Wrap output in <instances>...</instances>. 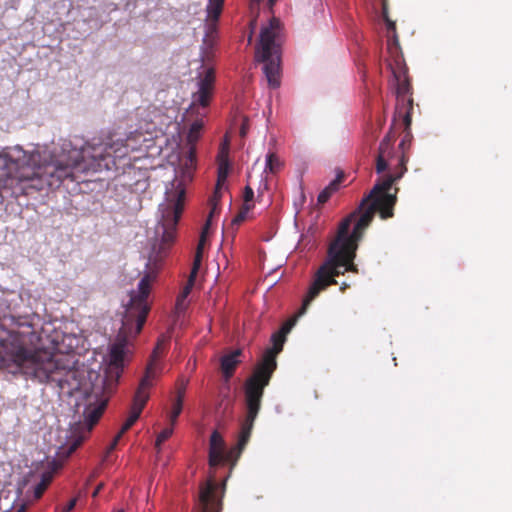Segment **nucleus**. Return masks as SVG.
<instances>
[{
	"label": "nucleus",
	"instance_id": "4",
	"mask_svg": "<svg viewBox=\"0 0 512 512\" xmlns=\"http://www.w3.org/2000/svg\"><path fill=\"white\" fill-rule=\"evenodd\" d=\"M158 270L157 257L151 255L137 288L131 290L128 301L123 303L122 326L116 342L110 348L106 375L102 377L89 373V379L92 380L94 377L95 381L91 383L89 390L84 388L87 398V408L84 412L87 431H90L99 420L108 402V396L121 372L128 339L135 337L144 325L150 309L148 296L157 278Z\"/></svg>",
	"mask_w": 512,
	"mask_h": 512
},
{
	"label": "nucleus",
	"instance_id": "7",
	"mask_svg": "<svg viewBox=\"0 0 512 512\" xmlns=\"http://www.w3.org/2000/svg\"><path fill=\"white\" fill-rule=\"evenodd\" d=\"M280 45L281 23L279 19L272 18L261 29L256 47V59L264 64L263 71L271 88L280 86Z\"/></svg>",
	"mask_w": 512,
	"mask_h": 512
},
{
	"label": "nucleus",
	"instance_id": "13",
	"mask_svg": "<svg viewBox=\"0 0 512 512\" xmlns=\"http://www.w3.org/2000/svg\"><path fill=\"white\" fill-rule=\"evenodd\" d=\"M391 143V137L390 135H387L379 145V151L376 161V171L379 174L389 167V160L393 157V149Z\"/></svg>",
	"mask_w": 512,
	"mask_h": 512
},
{
	"label": "nucleus",
	"instance_id": "25",
	"mask_svg": "<svg viewBox=\"0 0 512 512\" xmlns=\"http://www.w3.org/2000/svg\"><path fill=\"white\" fill-rule=\"evenodd\" d=\"M186 384H183L178 388L175 400H180L181 403L184 401Z\"/></svg>",
	"mask_w": 512,
	"mask_h": 512
},
{
	"label": "nucleus",
	"instance_id": "22",
	"mask_svg": "<svg viewBox=\"0 0 512 512\" xmlns=\"http://www.w3.org/2000/svg\"><path fill=\"white\" fill-rule=\"evenodd\" d=\"M186 298H187V296H184L181 293L178 295L177 300H176V306H175L176 311L178 313H181V312H183L185 310V308H186Z\"/></svg>",
	"mask_w": 512,
	"mask_h": 512
},
{
	"label": "nucleus",
	"instance_id": "12",
	"mask_svg": "<svg viewBox=\"0 0 512 512\" xmlns=\"http://www.w3.org/2000/svg\"><path fill=\"white\" fill-rule=\"evenodd\" d=\"M284 162L274 152H268L265 157V167L260 176L259 185L257 188L258 196L263 195L268 190L267 174H276L283 168Z\"/></svg>",
	"mask_w": 512,
	"mask_h": 512
},
{
	"label": "nucleus",
	"instance_id": "24",
	"mask_svg": "<svg viewBox=\"0 0 512 512\" xmlns=\"http://www.w3.org/2000/svg\"><path fill=\"white\" fill-rule=\"evenodd\" d=\"M195 276L196 275H194V276H192V274L190 275L188 284L184 287L183 291L181 292L182 295H184V296H188L189 295V293L191 291V288L193 286V282H194Z\"/></svg>",
	"mask_w": 512,
	"mask_h": 512
},
{
	"label": "nucleus",
	"instance_id": "34",
	"mask_svg": "<svg viewBox=\"0 0 512 512\" xmlns=\"http://www.w3.org/2000/svg\"><path fill=\"white\" fill-rule=\"evenodd\" d=\"M405 145H406V138H404V139L401 141V143H400L399 147H400L401 149H404V146H405Z\"/></svg>",
	"mask_w": 512,
	"mask_h": 512
},
{
	"label": "nucleus",
	"instance_id": "20",
	"mask_svg": "<svg viewBox=\"0 0 512 512\" xmlns=\"http://www.w3.org/2000/svg\"><path fill=\"white\" fill-rule=\"evenodd\" d=\"M172 434H173L172 427L165 428L158 434L157 439H156V448L158 449V451L160 450L161 443L164 442L165 440H167Z\"/></svg>",
	"mask_w": 512,
	"mask_h": 512
},
{
	"label": "nucleus",
	"instance_id": "28",
	"mask_svg": "<svg viewBox=\"0 0 512 512\" xmlns=\"http://www.w3.org/2000/svg\"><path fill=\"white\" fill-rule=\"evenodd\" d=\"M76 501L77 500L75 498L70 500L67 506L65 507L64 512H70L75 507Z\"/></svg>",
	"mask_w": 512,
	"mask_h": 512
},
{
	"label": "nucleus",
	"instance_id": "18",
	"mask_svg": "<svg viewBox=\"0 0 512 512\" xmlns=\"http://www.w3.org/2000/svg\"><path fill=\"white\" fill-rule=\"evenodd\" d=\"M216 211V204L214 203L213 204V207L210 211V215H209V218L203 228V231L201 233V236H200V241H199V244L197 246V250H196V254H195V258H194V262H193V268H192V276L196 275L197 274V271L198 269L200 268V265H201V260H202V255H203V249H204V245H205V242H206V235H207V231L209 229V226H210V218L212 217V215L215 213Z\"/></svg>",
	"mask_w": 512,
	"mask_h": 512
},
{
	"label": "nucleus",
	"instance_id": "17",
	"mask_svg": "<svg viewBox=\"0 0 512 512\" xmlns=\"http://www.w3.org/2000/svg\"><path fill=\"white\" fill-rule=\"evenodd\" d=\"M241 353L242 351L237 349L221 358V371L226 380L233 375L236 366L240 363L239 357Z\"/></svg>",
	"mask_w": 512,
	"mask_h": 512
},
{
	"label": "nucleus",
	"instance_id": "37",
	"mask_svg": "<svg viewBox=\"0 0 512 512\" xmlns=\"http://www.w3.org/2000/svg\"><path fill=\"white\" fill-rule=\"evenodd\" d=\"M251 40H252V33L249 35V38H248L249 43L251 42Z\"/></svg>",
	"mask_w": 512,
	"mask_h": 512
},
{
	"label": "nucleus",
	"instance_id": "11",
	"mask_svg": "<svg viewBox=\"0 0 512 512\" xmlns=\"http://www.w3.org/2000/svg\"><path fill=\"white\" fill-rule=\"evenodd\" d=\"M155 377V367L153 363H150L145 377L141 380L139 388L134 396L133 404L130 410L129 417L125 421L130 423L132 426L140 417V414L149 399V388L153 384V378Z\"/></svg>",
	"mask_w": 512,
	"mask_h": 512
},
{
	"label": "nucleus",
	"instance_id": "29",
	"mask_svg": "<svg viewBox=\"0 0 512 512\" xmlns=\"http://www.w3.org/2000/svg\"><path fill=\"white\" fill-rule=\"evenodd\" d=\"M130 427V423L125 422L118 434L122 436Z\"/></svg>",
	"mask_w": 512,
	"mask_h": 512
},
{
	"label": "nucleus",
	"instance_id": "5",
	"mask_svg": "<svg viewBox=\"0 0 512 512\" xmlns=\"http://www.w3.org/2000/svg\"><path fill=\"white\" fill-rule=\"evenodd\" d=\"M25 338L19 334H11L5 344L7 358L13 362L17 371L37 379L39 382H56L60 389L67 385L71 390L80 389L73 384L76 372L72 369L74 364L67 356L51 354L48 351H31L25 346Z\"/></svg>",
	"mask_w": 512,
	"mask_h": 512
},
{
	"label": "nucleus",
	"instance_id": "2",
	"mask_svg": "<svg viewBox=\"0 0 512 512\" xmlns=\"http://www.w3.org/2000/svg\"><path fill=\"white\" fill-rule=\"evenodd\" d=\"M224 0H209L207 5L206 33L200 48V62L196 76V90L192 93L191 104L187 109L188 115L198 117L190 125L187 142L191 147L180 159L179 168L175 169V178L171 187L166 189L168 204L162 209L161 220L155 227L153 250L164 251L175 239L176 226L183 210L182 199L185 186L193 178L195 169V149L193 144L198 141L204 127L205 109L214 93L215 71L213 67L214 45L216 42V22L221 14Z\"/></svg>",
	"mask_w": 512,
	"mask_h": 512
},
{
	"label": "nucleus",
	"instance_id": "15",
	"mask_svg": "<svg viewBox=\"0 0 512 512\" xmlns=\"http://www.w3.org/2000/svg\"><path fill=\"white\" fill-rule=\"evenodd\" d=\"M251 184H253V176L251 174L248 175V185L245 187L244 194H243V200L244 204L241 209V211L238 213V215L234 218L233 223L239 224L242 221H244L248 213L253 207V199H254V191L251 188Z\"/></svg>",
	"mask_w": 512,
	"mask_h": 512
},
{
	"label": "nucleus",
	"instance_id": "32",
	"mask_svg": "<svg viewBox=\"0 0 512 512\" xmlns=\"http://www.w3.org/2000/svg\"><path fill=\"white\" fill-rule=\"evenodd\" d=\"M81 441H82V438L79 439L75 444H73L72 447L70 448V452L74 451L76 449V447L80 444Z\"/></svg>",
	"mask_w": 512,
	"mask_h": 512
},
{
	"label": "nucleus",
	"instance_id": "33",
	"mask_svg": "<svg viewBox=\"0 0 512 512\" xmlns=\"http://www.w3.org/2000/svg\"><path fill=\"white\" fill-rule=\"evenodd\" d=\"M160 346H161V343H158L157 347L155 348V350L153 351V357H157V354H158V350L160 349Z\"/></svg>",
	"mask_w": 512,
	"mask_h": 512
},
{
	"label": "nucleus",
	"instance_id": "16",
	"mask_svg": "<svg viewBox=\"0 0 512 512\" xmlns=\"http://www.w3.org/2000/svg\"><path fill=\"white\" fill-rule=\"evenodd\" d=\"M230 171V164L228 159V148L224 146L218 154V179L216 185V191L221 189L228 177Z\"/></svg>",
	"mask_w": 512,
	"mask_h": 512
},
{
	"label": "nucleus",
	"instance_id": "23",
	"mask_svg": "<svg viewBox=\"0 0 512 512\" xmlns=\"http://www.w3.org/2000/svg\"><path fill=\"white\" fill-rule=\"evenodd\" d=\"M331 195H332V193L330 192V190L325 188L318 195V202L325 203L330 198Z\"/></svg>",
	"mask_w": 512,
	"mask_h": 512
},
{
	"label": "nucleus",
	"instance_id": "26",
	"mask_svg": "<svg viewBox=\"0 0 512 512\" xmlns=\"http://www.w3.org/2000/svg\"><path fill=\"white\" fill-rule=\"evenodd\" d=\"M340 181H341L340 178H336L326 188L329 189L330 192L333 194L335 191L338 190Z\"/></svg>",
	"mask_w": 512,
	"mask_h": 512
},
{
	"label": "nucleus",
	"instance_id": "38",
	"mask_svg": "<svg viewBox=\"0 0 512 512\" xmlns=\"http://www.w3.org/2000/svg\"><path fill=\"white\" fill-rule=\"evenodd\" d=\"M17 512H22V511H17Z\"/></svg>",
	"mask_w": 512,
	"mask_h": 512
},
{
	"label": "nucleus",
	"instance_id": "31",
	"mask_svg": "<svg viewBox=\"0 0 512 512\" xmlns=\"http://www.w3.org/2000/svg\"><path fill=\"white\" fill-rule=\"evenodd\" d=\"M240 133H241V136H245L246 133H247V127L245 124L242 125L241 127V130H240Z\"/></svg>",
	"mask_w": 512,
	"mask_h": 512
},
{
	"label": "nucleus",
	"instance_id": "8",
	"mask_svg": "<svg viewBox=\"0 0 512 512\" xmlns=\"http://www.w3.org/2000/svg\"><path fill=\"white\" fill-rule=\"evenodd\" d=\"M246 410H248L247 405ZM247 419L248 411H246V417L242 424L239 446L231 449L230 451H226L225 442L221 434L218 431L212 432L209 441V466L211 468L216 467L217 465L223 462L236 461V459L239 457L241 450L248 441V438L250 437L251 434V430L253 428V425H251L250 429H247ZM252 424H254V421L252 422Z\"/></svg>",
	"mask_w": 512,
	"mask_h": 512
},
{
	"label": "nucleus",
	"instance_id": "21",
	"mask_svg": "<svg viewBox=\"0 0 512 512\" xmlns=\"http://www.w3.org/2000/svg\"><path fill=\"white\" fill-rule=\"evenodd\" d=\"M49 481H50V477L43 478L42 481L35 487L34 494H35L36 498H39L42 495V493L46 489Z\"/></svg>",
	"mask_w": 512,
	"mask_h": 512
},
{
	"label": "nucleus",
	"instance_id": "1",
	"mask_svg": "<svg viewBox=\"0 0 512 512\" xmlns=\"http://www.w3.org/2000/svg\"><path fill=\"white\" fill-rule=\"evenodd\" d=\"M152 140L142 132L135 131L125 140L107 139L103 142L84 143L77 136L63 139L52 150L39 146L26 151L20 145L5 147L0 151V190L13 193L26 189L42 190L59 187L70 179L77 180L80 174L109 170L131 153H146Z\"/></svg>",
	"mask_w": 512,
	"mask_h": 512
},
{
	"label": "nucleus",
	"instance_id": "9",
	"mask_svg": "<svg viewBox=\"0 0 512 512\" xmlns=\"http://www.w3.org/2000/svg\"><path fill=\"white\" fill-rule=\"evenodd\" d=\"M394 52V64H390V68L394 79L396 81V95H397V113L401 116L403 114L404 122L408 128L411 123L410 111L412 110V98L408 96L410 85L406 76L407 70L400 56Z\"/></svg>",
	"mask_w": 512,
	"mask_h": 512
},
{
	"label": "nucleus",
	"instance_id": "3",
	"mask_svg": "<svg viewBox=\"0 0 512 512\" xmlns=\"http://www.w3.org/2000/svg\"><path fill=\"white\" fill-rule=\"evenodd\" d=\"M407 161L408 157L403 152L395 172L386 174L381 181L376 183L371 192L362 200L358 209L341 221L337 236L328 248L327 259L317 270L298 316L305 313L308 305L321 291L331 284H336V276L343 274L344 271H357L353 264L357 242L361 239L363 231L369 226L377 210L383 219L393 216L392 209L397 198L396 194H390L388 191L393 183L407 171Z\"/></svg>",
	"mask_w": 512,
	"mask_h": 512
},
{
	"label": "nucleus",
	"instance_id": "6",
	"mask_svg": "<svg viewBox=\"0 0 512 512\" xmlns=\"http://www.w3.org/2000/svg\"><path fill=\"white\" fill-rule=\"evenodd\" d=\"M296 322V318L286 322L281 330L272 335V348H268L262 357V360L256 365L253 374L245 382V403L248 406L247 429L249 430L252 422L255 421L260 410L261 398L264 388L269 384L270 378L276 369V356L283 348L285 336L290 332Z\"/></svg>",
	"mask_w": 512,
	"mask_h": 512
},
{
	"label": "nucleus",
	"instance_id": "19",
	"mask_svg": "<svg viewBox=\"0 0 512 512\" xmlns=\"http://www.w3.org/2000/svg\"><path fill=\"white\" fill-rule=\"evenodd\" d=\"M183 403L180 400H174L172 404V410L169 413V420L172 425L176 423L178 416L182 411Z\"/></svg>",
	"mask_w": 512,
	"mask_h": 512
},
{
	"label": "nucleus",
	"instance_id": "10",
	"mask_svg": "<svg viewBox=\"0 0 512 512\" xmlns=\"http://www.w3.org/2000/svg\"><path fill=\"white\" fill-rule=\"evenodd\" d=\"M225 490V482L221 487L215 482L214 476L200 486L198 502L194 512H220L221 497Z\"/></svg>",
	"mask_w": 512,
	"mask_h": 512
},
{
	"label": "nucleus",
	"instance_id": "36",
	"mask_svg": "<svg viewBox=\"0 0 512 512\" xmlns=\"http://www.w3.org/2000/svg\"><path fill=\"white\" fill-rule=\"evenodd\" d=\"M276 0H269L270 6H272L275 3Z\"/></svg>",
	"mask_w": 512,
	"mask_h": 512
},
{
	"label": "nucleus",
	"instance_id": "30",
	"mask_svg": "<svg viewBox=\"0 0 512 512\" xmlns=\"http://www.w3.org/2000/svg\"><path fill=\"white\" fill-rule=\"evenodd\" d=\"M103 488V483H100L96 489L94 490V492L92 493V497H96L98 495V493L100 492V490Z\"/></svg>",
	"mask_w": 512,
	"mask_h": 512
},
{
	"label": "nucleus",
	"instance_id": "14",
	"mask_svg": "<svg viewBox=\"0 0 512 512\" xmlns=\"http://www.w3.org/2000/svg\"><path fill=\"white\" fill-rule=\"evenodd\" d=\"M382 3V17L386 22L387 30H388V49L391 54L397 52L399 49L398 39L396 35V26L395 22L390 20L388 16V7L387 0H381Z\"/></svg>",
	"mask_w": 512,
	"mask_h": 512
},
{
	"label": "nucleus",
	"instance_id": "27",
	"mask_svg": "<svg viewBox=\"0 0 512 512\" xmlns=\"http://www.w3.org/2000/svg\"><path fill=\"white\" fill-rule=\"evenodd\" d=\"M122 436H120L119 434H117L114 438V440L112 441V443L108 446L107 448V451H106V455H108L112 450L115 449L118 441L120 440Z\"/></svg>",
	"mask_w": 512,
	"mask_h": 512
},
{
	"label": "nucleus",
	"instance_id": "35",
	"mask_svg": "<svg viewBox=\"0 0 512 512\" xmlns=\"http://www.w3.org/2000/svg\"><path fill=\"white\" fill-rule=\"evenodd\" d=\"M348 286H349V285H348L347 283H345V282H344V283H342V285H341L340 289H341L342 291H344Z\"/></svg>",
	"mask_w": 512,
	"mask_h": 512
}]
</instances>
